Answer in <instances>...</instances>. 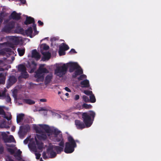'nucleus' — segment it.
Segmentation results:
<instances>
[{"label":"nucleus","mask_w":161,"mask_h":161,"mask_svg":"<svg viewBox=\"0 0 161 161\" xmlns=\"http://www.w3.org/2000/svg\"><path fill=\"white\" fill-rule=\"evenodd\" d=\"M95 115V112L92 111L82 113L81 114L82 120L88 128L90 127L92 124Z\"/></svg>","instance_id":"nucleus-1"},{"label":"nucleus","mask_w":161,"mask_h":161,"mask_svg":"<svg viewBox=\"0 0 161 161\" xmlns=\"http://www.w3.org/2000/svg\"><path fill=\"white\" fill-rule=\"evenodd\" d=\"M68 142L65 143L64 152L66 153H70L73 152L75 150V148L77 146L75 140L71 136L68 137Z\"/></svg>","instance_id":"nucleus-2"},{"label":"nucleus","mask_w":161,"mask_h":161,"mask_svg":"<svg viewBox=\"0 0 161 161\" xmlns=\"http://www.w3.org/2000/svg\"><path fill=\"white\" fill-rule=\"evenodd\" d=\"M68 69V66L65 64L62 66H57L54 70V74L60 77H63L66 74Z\"/></svg>","instance_id":"nucleus-3"},{"label":"nucleus","mask_w":161,"mask_h":161,"mask_svg":"<svg viewBox=\"0 0 161 161\" xmlns=\"http://www.w3.org/2000/svg\"><path fill=\"white\" fill-rule=\"evenodd\" d=\"M15 23L13 21H10L6 24L2 29V31L7 33L11 32L14 27Z\"/></svg>","instance_id":"nucleus-4"},{"label":"nucleus","mask_w":161,"mask_h":161,"mask_svg":"<svg viewBox=\"0 0 161 161\" xmlns=\"http://www.w3.org/2000/svg\"><path fill=\"white\" fill-rule=\"evenodd\" d=\"M29 130L30 127L28 126H20L18 132V134L19 137L21 138H23Z\"/></svg>","instance_id":"nucleus-5"},{"label":"nucleus","mask_w":161,"mask_h":161,"mask_svg":"<svg viewBox=\"0 0 161 161\" xmlns=\"http://www.w3.org/2000/svg\"><path fill=\"white\" fill-rule=\"evenodd\" d=\"M75 124L76 128L78 130H82L85 128H88L87 126L84 122L78 119H76L75 121Z\"/></svg>","instance_id":"nucleus-6"},{"label":"nucleus","mask_w":161,"mask_h":161,"mask_svg":"<svg viewBox=\"0 0 161 161\" xmlns=\"http://www.w3.org/2000/svg\"><path fill=\"white\" fill-rule=\"evenodd\" d=\"M66 64L68 68H69V71L70 73L73 72L76 69L80 68L77 63L75 62H69Z\"/></svg>","instance_id":"nucleus-7"},{"label":"nucleus","mask_w":161,"mask_h":161,"mask_svg":"<svg viewBox=\"0 0 161 161\" xmlns=\"http://www.w3.org/2000/svg\"><path fill=\"white\" fill-rule=\"evenodd\" d=\"M17 81V78L13 75L9 76L7 83V87L8 88Z\"/></svg>","instance_id":"nucleus-8"},{"label":"nucleus","mask_w":161,"mask_h":161,"mask_svg":"<svg viewBox=\"0 0 161 161\" xmlns=\"http://www.w3.org/2000/svg\"><path fill=\"white\" fill-rule=\"evenodd\" d=\"M52 150L56 151L58 153H60L63 151L64 148L63 147L56 145H52L47 148L48 151H50Z\"/></svg>","instance_id":"nucleus-9"},{"label":"nucleus","mask_w":161,"mask_h":161,"mask_svg":"<svg viewBox=\"0 0 161 161\" xmlns=\"http://www.w3.org/2000/svg\"><path fill=\"white\" fill-rule=\"evenodd\" d=\"M20 31L21 32H23L21 33L24 35H27V36H29L31 37H32L31 35L33 32L32 28L31 27H29L28 29L26 30L25 31H24V30L22 28H20Z\"/></svg>","instance_id":"nucleus-10"},{"label":"nucleus","mask_w":161,"mask_h":161,"mask_svg":"<svg viewBox=\"0 0 161 161\" xmlns=\"http://www.w3.org/2000/svg\"><path fill=\"white\" fill-rule=\"evenodd\" d=\"M45 65L44 64H41L40 65L39 67L37 70L38 73L42 74V73H48L49 72V71L46 68H44Z\"/></svg>","instance_id":"nucleus-11"},{"label":"nucleus","mask_w":161,"mask_h":161,"mask_svg":"<svg viewBox=\"0 0 161 161\" xmlns=\"http://www.w3.org/2000/svg\"><path fill=\"white\" fill-rule=\"evenodd\" d=\"M20 15L21 14H18L14 11L11 14L10 18L13 19L18 20L20 19Z\"/></svg>","instance_id":"nucleus-12"},{"label":"nucleus","mask_w":161,"mask_h":161,"mask_svg":"<svg viewBox=\"0 0 161 161\" xmlns=\"http://www.w3.org/2000/svg\"><path fill=\"white\" fill-rule=\"evenodd\" d=\"M39 134H40L36 135L38 139L40 140L44 141L47 139V137L45 132L42 131V132Z\"/></svg>","instance_id":"nucleus-13"},{"label":"nucleus","mask_w":161,"mask_h":161,"mask_svg":"<svg viewBox=\"0 0 161 161\" xmlns=\"http://www.w3.org/2000/svg\"><path fill=\"white\" fill-rule=\"evenodd\" d=\"M32 57L35 58L36 60H38L40 58L41 55L36 49H34L32 51Z\"/></svg>","instance_id":"nucleus-14"},{"label":"nucleus","mask_w":161,"mask_h":161,"mask_svg":"<svg viewBox=\"0 0 161 161\" xmlns=\"http://www.w3.org/2000/svg\"><path fill=\"white\" fill-rule=\"evenodd\" d=\"M10 39L14 45H18L20 42L19 38L17 37L12 36L10 38Z\"/></svg>","instance_id":"nucleus-15"},{"label":"nucleus","mask_w":161,"mask_h":161,"mask_svg":"<svg viewBox=\"0 0 161 161\" xmlns=\"http://www.w3.org/2000/svg\"><path fill=\"white\" fill-rule=\"evenodd\" d=\"M35 21L34 18L30 16L28 17V16H27L26 20L24 22V23L25 25H28L35 23Z\"/></svg>","instance_id":"nucleus-16"},{"label":"nucleus","mask_w":161,"mask_h":161,"mask_svg":"<svg viewBox=\"0 0 161 161\" xmlns=\"http://www.w3.org/2000/svg\"><path fill=\"white\" fill-rule=\"evenodd\" d=\"M83 73V71L82 69H76V70L75 71L74 73H73L72 75V77L73 78H76L77 76L81 75Z\"/></svg>","instance_id":"nucleus-17"},{"label":"nucleus","mask_w":161,"mask_h":161,"mask_svg":"<svg viewBox=\"0 0 161 161\" xmlns=\"http://www.w3.org/2000/svg\"><path fill=\"white\" fill-rule=\"evenodd\" d=\"M53 75L52 74H49L47 75L45 77L44 83L46 85H47L49 84L52 79L53 78Z\"/></svg>","instance_id":"nucleus-18"},{"label":"nucleus","mask_w":161,"mask_h":161,"mask_svg":"<svg viewBox=\"0 0 161 161\" xmlns=\"http://www.w3.org/2000/svg\"><path fill=\"white\" fill-rule=\"evenodd\" d=\"M39 125L41 128L45 131L46 133H50V129L49 126L48 125H46L40 124Z\"/></svg>","instance_id":"nucleus-19"},{"label":"nucleus","mask_w":161,"mask_h":161,"mask_svg":"<svg viewBox=\"0 0 161 161\" xmlns=\"http://www.w3.org/2000/svg\"><path fill=\"white\" fill-rule=\"evenodd\" d=\"M80 84L82 87L88 88L90 86L89 81L86 79L81 81Z\"/></svg>","instance_id":"nucleus-20"},{"label":"nucleus","mask_w":161,"mask_h":161,"mask_svg":"<svg viewBox=\"0 0 161 161\" xmlns=\"http://www.w3.org/2000/svg\"><path fill=\"white\" fill-rule=\"evenodd\" d=\"M35 140L38 149L40 150H42L43 147V144L42 142L38 141L36 137L35 138Z\"/></svg>","instance_id":"nucleus-21"},{"label":"nucleus","mask_w":161,"mask_h":161,"mask_svg":"<svg viewBox=\"0 0 161 161\" xmlns=\"http://www.w3.org/2000/svg\"><path fill=\"white\" fill-rule=\"evenodd\" d=\"M24 114H19L17 116V122L18 123H20L24 119Z\"/></svg>","instance_id":"nucleus-22"},{"label":"nucleus","mask_w":161,"mask_h":161,"mask_svg":"<svg viewBox=\"0 0 161 161\" xmlns=\"http://www.w3.org/2000/svg\"><path fill=\"white\" fill-rule=\"evenodd\" d=\"M42 54L43 55V58L44 60H49L51 57V54L49 52H43Z\"/></svg>","instance_id":"nucleus-23"},{"label":"nucleus","mask_w":161,"mask_h":161,"mask_svg":"<svg viewBox=\"0 0 161 161\" xmlns=\"http://www.w3.org/2000/svg\"><path fill=\"white\" fill-rule=\"evenodd\" d=\"M18 70L19 71L21 72V73L25 71L26 70V69L25 66L22 64H20L18 66Z\"/></svg>","instance_id":"nucleus-24"},{"label":"nucleus","mask_w":161,"mask_h":161,"mask_svg":"<svg viewBox=\"0 0 161 161\" xmlns=\"http://www.w3.org/2000/svg\"><path fill=\"white\" fill-rule=\"evenodd\" d=\"M23 101L24 103L29 105H32L35 103V102L31 99H24Z\"/></svg>","instance_id":"nucleus-25"},{"label":"nucleus","mask_w":161,"mask_h":161,"mask_svg":"<svg viewBox=\"0 0 161 161\" xmlns=\"http://www.w3.org/2000/svg\"><path fill=\"white\" fill-rule=\"evenodd\" d=\"M17 51L19 55L20 56H23L25 51V48H19L17 49Z\"/></svg>","instance_id":"nucleus-26"},{"label":"nucleus","mask_w":161,"mask_h":161,"mask_svg":"<svg viewBox=\"0 0 161 161\" xmlns=\"http://www.w3.org/2000/svg\"><path fill=\"white\" fill-rule=\"evenodd\" d=\"M5 77L3 73H0V84H3L5 83Z\"/></svg>","instance_id":"nucleus-27"},{"label":"nucleus","mask_w":161,"mask_h":161,"mask_svg":"<svg viewBox=\"0 0 161 161\" xmlns=\"http://www.w3.org/2000/svg\"><path fill=\"white\" fill-rule=\"evenodd\" d=\"M53 150H52L50 151H48L47 148V153H50L51 156V158H53L55 157L57 155V154L55 152L53 151Z\"/></svg>","instance_id":"nucleus-28"},{"label":"nucleus","mask_w":161,"mask_h":161,"mask_svg":"<svg viewBox=\"0 0 161 161\" xmlns=\"http://www.w3.org/2000/svg\"><path fill=\"white\" fill-rule=\"evenodd\" d=\"M14 140H15L14 139V137L12 136H10L9 137H7L4 142L5 143H10L12 142H13L14 141Z\"/></svg>","instance_id":"nucleus-29"},{"label":"nucleus","mask_w":161,"mask_h":161,"mask_svg":"<svg viewBox=\"0 0 161 161\" xmlns=\"http://www.w3.org/2000/svg\"><path fill=\"white\" fill-rule=\"evenodd\" d=\"M54 137L56 141L57 142H59L60 141L64 139L61 134L57 136H54Z\"/></svg>","instance_id":"nucleus-30"},{"label":"nucleus","mask_w":161,"mask_h":161,"mask_svg":"<svg viewBox=\"0 0 161 161\" xmlns=\"http://www.w3.org/2000/svg\"><path fill=\"white\" fill-rule=\"evenodd\" d=\"M59 48H62L63 50L65 51L68 50L69 49V47L68 46L64 43H62V45L60 46Z\"/></svg>","instance_id":"nucleus-31"},{"label":"nucleus","mask_w":161,"mask_h":161,"mask_svg":"<svg viewBox=\"0 0 161 161\" xmlns=\"http://www.w3.org/2000/svg\"><path fill=\"white\" fill-rule=\"evenodd\" d=\"M21 76L22 78H23L25 79H26L28 78L29 75L27 73L26 70L24 72H22L21 73Z\"/></svg>","instance_id":"nucleus-32"},{"label":"nucleus","mask_w":161,"mask_h":161,"mask_svg":"<svg viewBox=\"0 0 161 161\" xmlns=\"http://www.w3.org/2000/svg\"><path fill=\"white\" fill-rule=\"evenodd\" d=\"M96 99L95 97L93 94L90 96L89 102L92 103H94L96 102Z\"/></svg>","instance_id":"nucleus-33"},{"label":"nucleus","mask_w":161,"mask_h":161,"mask_svg":"<svg viewBox=\"0 0 161 161\" xmlns=\"http://www.w3.org/2000/svg\"><path fill=\"white\" fill-rule=\"evenodd\" d=\"M54 136H57L61 134V132L57 129H55L53 131Z\"/></svg>","instance_id":"nucleus-34"},{"label":"nucleus","mask_w":161,"mask_h":161,"mask_svg":"<svg viewBox=\"0 0 161 161\" xmlns=\"http://www.w3.org/2000/svg\"><path fill=\"white\" fill-rule=\"evenodd\" d=\"M36 132L37 133H40L42 132V130L40 129L39 127L36 125H35L34 127Z\"/></svg>","instance_id":"nucleus-35"},{"label":"nucleus","mask_w":161,"mask_h":161,"mask_svg":"<svg viewBox=\"0 0 161 161\" xmlns=\"http://www.w3.org/2000/svg\"><path fill=\"white\" fill-rule=\"evenodd\" d=\"M1 136H2V139L5 142L8 136V135L5 132H2L1 134Z\"/></svg>","instance_id":"nucleus-36"},{"label":"nucleus","mask_w":161,"mask_h":161,"mask_svg":"<svg viewBox=\"0 0 161 161\" xmlns=\"http://www.w3.org/2000/svg\"><path fill=\"white\" fill-rule=\"evenodd\" d=\"M92 106L91 104H88L86 103H84L82 105V107L86 109H90Z\"/></svg>","instance_id":"nucleus-37"},{"label":"nucleus","mask_w":161,"mask_h":161,"mask_svg":"<svg viewBox=\"0 0 161 161\" xmlns=\"http://www.w3.org/2000/svg\"><path fill=\"white\" fill-rule=\"evenodd\" d=\"M65 51L63 50L62 48H59L58 51L59 54L60 56L64 55L65 54Z\"/></svg>","instance_id":"nucleus-38"},{"label":"nucleus","mask_w":161,"mask_h":161,"mask_svg":"<svg viewBox=\"0 0 161 161\" xmlns=\"http://www.w3.org/2000/svg\"><path fill=\"white\" fill-rule=\"evenodd\" d=\"M83 100L86 103L89 102V99L88 97L85 95H83L82 97Z\"/></svg>","instance_id":"nucleus-39"},{"label":"nucleus","mask_w":161,"mask_h":161,"mask_svg":"<svg viewBox=\"0 0 161 161\" xmlns=\"http://www.w3.org/2000/svg\"><path fill=\"white\" fill-rule=\"evenodd\" d=\"M84 93L87 95H91L92 94V92L91 91L85 90L84 92Z\"/></svg>","instance_id":"nucleus-40"},{"label":"nucleus","mask_w":161,"mask_h":161,"mask_svg":"<svg viewBox=\"0 0 161 161\" xmlns=\"http://www.w3.org/2000/svg\"><path fill=\"white\" fill-rule=\"evenodd\" d=\"M0 127L2 128H7L8 127V126H6V122L5 121H3L2 123L0 125Z\"/></svg>","instance_id":"nucleus-41"},{"label":"nucleus","mask_w":161,"mask_h":161,"mask_svg":"<svg viewBox=\"0 0 161 161\" xmlns=\"http://www.w3.org/2000/svg\"><path fill=\"white\" fill-rule=\"evenodd\" d=\"M42 46H43V49L44 50H47L49 48V46L46 44H42Z\"/></svg>","instance_id":"nucleus-42"},{"label":"nucleus","mask_w":161,"mask_h":161,"mask_svg":"<svg viewBox=\"0 0 161 161\" xmlns=\"http://www.w3.org/2000/svg\"><path fill=\"white\" fill-rule=\"evenodd\" d=\"M8 151L10 153L11 155L15 153L14 150L12 148H8Z\"/></svg>","instance_id":"nucleus-43"},{"label":"nucleus","mask_w":161,"mask_h":161,"mask_svg":"<svg viewBox=\"0 0 161 161\" xmlns=\"http://www.w3.org/2000/svg\"><path fill=\"white\" fill-rule=\"evenodd\" d=\"M60 142L59 143L58 145L60 147H63L64 148V139L60 141Z\"/></svg>","instance_id":"nucleus-44"},{"label":"nucleus","mask_w":161,"mask_h":161,"mask_svg":"<svg viewBox=\"0 0 161 161\" xmlns=\"http://www.w3.org/2000/svg\"><path fill=\"white\" fill-rule=\"evenodd\" d=\"M86 77V75H81L78 78V79L79 80H82L83 79L85 78Z\"/></svg>","instance_id":"nucleus-45"},{"label":"nucleus","mask_w":161,"mask_h":161,"mask_svg":"<svg viewBox=\"0 0 161 161\" xmlns=\"http://www.w3.org/2000/svg\"><path fill=\"white\" fill-rule=\"evenodd\" d=\"M4 115L3 118H4L6 119H7L9 121L10 120H11V118H12V116L11 115H10L9 117H8L6 116V114H3Z\"/></svg>","instance_id":"nucleus-46"},{"label":"nucleus","mask_w":161,"mask_h":161,"mask_svg":"<svg viewBox=\"0 0 161 161\" xmlns=\"http://www.w3.org/2000/svg\"><path fill=\"white\" fill-rule=\"evenodd\" d=\"M4 115L3 118H4L6 119H7L9 121L10 120H11V118H12V116L11 115H10L9 117H8L6 116V114H3Z\"/></svg>","instance_id":"nucleus-47"},{"label":"nucleus","mask_w":161,"mask_h":161,"mask_svg":"<svg viewBox=\"0 0 161 161\" xmlns=\"http://www.w3.org/2000/svg\"><path fill=\"white\" fill-rule=\"evenodd\" d=\"M5 17L4 14V13L1 12L0 14V19H1V21H3V19Z\"/></svg>","instance_id":"nucleus-48"},{"label":"nucleus","mask_w":161,"mask_h":161,"mask_svg":"<svg viewBox=\"0 0 161 161\" xmlns=\"http://www.w3.org/2000/svg\"><path fill=\"white\" fill-rule=\"evenodd\" d=\"M6 101L8 103H9L11 101V98L8 94L6 96Z\"/></svg>","instance_id":"nucleus-49"},{"label":"nucleus","mask_w":161,"mask_h":161,"mask_svg":"<svg viewBox=\"0 0 161 161\" xmlns=\"http://www.w3.org/2000/svg\"><path fill=\"white\" fill-rule=\"evenodd\" d=\"M42 157L44 159H46L48 158L47 156L46 155V153L45 152H44L42 153Z\"/></svg>","instance_id":"nucleus-50"},{"label":"nucleus","mask_w":161,"mask_h":161,"mask_svg":"<svg viewBox=\"0 0 161 161\" xmlns=\"http://www.w3.org/2000/svg\"><path fill=\"white\" fill-rule=\"evenodd\" d=\"M21 151H20V150H19L14 155V157H16V155H21Z\"/></svg>","instance_id":"nucleus-51"},{"label":"nucleus","mask_w":161,"mask_h":161,"mask_svg":"<svg viewBox=\"0 0 161 161\" xmlns=\"http://www.w3.org/2000/svg\"><path fill=\"white\" fill-rule=\"evenodd\" d=\"M5 112L2 108L0 107V114H4Z\"/></svg>","instance_id":"nucleus-52"},{"label":"nucleus","mask_w":161,"mask_h":161,"mask_svg":"<svg viewBox=\"0 0 161 161\" xmlns=\"http://www.w3.org/2000/svg\"><path fill=\"white\" fill-rule=\"evenodd\" d=\"M41 74L38 73V71L37 70V72H36V74L35 76L36 77H37L38 78H39L41 77L40 74Z\"/></svg>","instance_id":"nucleus-53"},{"label":"nucleus","mask_w":161,"mask_h":161,"mask_svg":"<svg viewBox=\"0 0 161 161\" xmlns=\"http://www.w3.org/2000/svg\"><path fill=\"white\" fill-rule=\"evenodd\" d=\"M4 151V148L3 146L0 147V153L2 154Z\"/></svg>","instance_id":"nucleus-54"},{"label":"nucleus","mask_w":161,"mask_h":161,"mask_svg":"<svg viewBox=\"0 0 161 161\" xmlns=\"http://www.w3.org/2000/svg\"><path fill=\"white\" fill-rule=\"evenodd\" d=\"M29 141V139L28 138H27L24 141V143L25 144H27L28 143Z\"/></svg>","instance_id":"nucleus-55"},{"label":"nucleus","mask_w":161,"mask_h":161,"mask_svg":"<svg viewBox=\"0 0 161 161\" xmlns=\"http://www.w3.org/2000/svg\"><path fill=\"white\" fill-rule=\"evenodd\" d=\"M38 25L39 26H43V23L41 20H38Z\"/></svg>","instance_id":"nucleus-56"},{"label":"nucleus","mask_w":161,"mask_h":161,"mask_svg":"<svg viewBox=\"0 0 161 161\" xmlns=\"http://www.w3.org/2000/svg\"><path fill=\"white\" fill-rule=\"evenodd\" d=\"M69 53H77V52L75 51L74 49H72L69 52Z\"/></svg>","instance_id":"nucleus-57"},{"label":"nucleus","mask_w":161,"mask_h":161,"mask_svg":"<svg viewBox=\"0 0 161 161\" xmlns=\"http://www.w3.org/2000/svg\"><path fill=\"white\" fill-rule=\"evenodd\" d=\"M36 155V159H39L40 157V156H41V154H39V153H36L35 154Z\"/></svg>","instance_id":"nucleus-58"},{"label":"nucleus","mask_w":161,"mask_h":161,"mask_svg":"<svg viewBox=\"0 0 161 161\" xmlns=\"http://www.w3.org/2000/svg\"><path fill=\"white\" fill-rule=\"evenodd\" d=\"M6 94L4 92H3L2 93L0 92V97H4L5 96Z\"/></svg>","instance_id":"nucleus-59"},{"label":"nucleus","mask_w":161,"mask_h":161,"mask_svg":"<svg viewBox=\"0 0 161 161\" xmlns=\"http://www.w3.org/2000/svg\"><path fill=\"white\" fill-rule=\"evenodd\" d=\"M80 96L78 95H76L75 96L74 99L77 100L79 99Z\"/></svg>","instance_id":"nucleus-60"},{"label":"nucleus","mask_w":161,"mask_h":161,"mask_svg":"<svg viewBox=\"0 0 161 161\" xmlns=\"http://www.w3.org/2000/svg\"><path fill=\"white\" fill-rule=\"evenodd\" d=\"M16 157H17V159L18 160V161L20 160H22V158L21 155H16Z\"/></svg>","instance_id":"nucleus-61"},{"label":"nucleus","mask_w":161,"mask_h":161,"mask_svg":"<svg viewBox=\"0 0 161 161\" xmlns=\"http://www.w3.org/2000/svg\"><path fill=\"white\" fill-rule=\"evenodd\" d=\"M32 27H33V30H36V25L35 24V22L32 23Z\"/></svg>","instance_id":"nucleus-62"},{"label":"nucleus","mask_w":161,"mask_h":161,"mask_svg":"<svg viewBox=\"0 0 161 161\" xmlns=\"http://www.w3.org/2000/svg\"><path fill=\"white\" fill-rule=\"evenodd\" d=\"M65 90L67 92H71V90L68 87H66L65 88Z\"/></svg>","instance_id":"nucleus-63"},{"label":"nucleus","mask_w":161,"mask_h":161,"mask_svg":"<svg viewBox=\"0 0 161 161\" xmlns=\"http://www.w3.org/2000/svg\"><path fill=\"white\" fill-rule=\"evenodd\" d=\"M7 161H14L10 157H8Z\"/></svg>","instance_id":"nucleus-64"}]
</instances>
